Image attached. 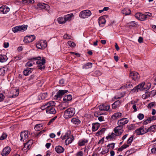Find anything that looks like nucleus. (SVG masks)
I'll list each match as a JSON object with an SVG mask.
<instances>
[{
  "mask_svg": "<svg viewBox=\"0 0 156 156\" xmlns=\"http://www.w3.org/2000/svg\"><path fill=\"white\" fill-rule=\"evenodd\" d=\"M43 126V125L42 124H37L35 125L34 127V129L38 131L41 129V128Z\"/></svg>",
  "mask_w": 156,
  "mask_h": 156,
  "instance_id": "obj_41",
  "label": "nucleus"
},
{
  "mask_svg": "<svg viewBox=\"0 0 156 156\" xmlns=\"http://www.w3.org/2000/svg\"><path fill=\"white\" fill-rule=\"evenodd\" d=\"M133 138V136H131L130 137L127 141V143L128 144L131 143L132 141Z\"/></svg>",
  "mask_w": 156,
  "mask_h": 156,
  "instance_id": "obj_58",
  "label": "nucleus"
},
{
  "mask_svg": "<svg viewBox=\"0 0 156 156\" xmlns=\"http://www.w3.org/2000/svg\"><path fill=\"white\" fill-rule=\"evenodd\" d=\"M140 13H136L135 15V17L139 20L140 18Z\"/></svg>",
  "mask_w": 156,
  "mask_h": 156,
  "instance_id": "obj_62",
  "label": "nucleus"
},
{
  "mask_svg": "<svg viewBox=\"0 0 156 156\" xmlns=\"http://www.w3.org/2000/svg\"><path fill=\"white\" fill-rule=\"evenodd\" d=\"M68 92V91L66 90H59L57 93V94L55 96V97L57 98H60L65 93Z\"/></svg>",
  "mask_w": 156,
  "mask_h": 156,
  "instance_id": "obj_17",
  "label": "nucleus"
},
{
  "mask_svg": "<svg viewBox=\"0 0 156 156\" xmlns=\"http://www.w3.org/2000/svg\"><path fill=\"white\" fill-rule=\"evenodd\" d=\"M121 104V101L119 100H117L114 102L112 105V108L113 109H115L119 107Z\"/></svg>",
  "mask_w": 156,
  "mask_h": 156,
  "instance_id": "obj_27",
  "label": "nucleus"
},
{
  "mask_svg": "<svg viewBox=\"0 0 156 156\" xmlns=\"http://www.w3.org/2000/svg\"><path fill=\"white\" fill-rule=\"evenodd\" d=\"M128 24L129 27H136L137 25V23L134 21H131L128 23Z\"/></svg>",
  "mask_w": 156,
  "mask_h": 156,
  "instance_id": "obj_37",
  "label": "nucleus"
},
{
  "mask_svg": "<svg viewBox=\"0 0 156 156\" xmlns=\"http://www.w3.org/2000/svg\"><path fill=\"white\" fill-rule=\"evenodd\" d=\"M55 150L58 153H62L64 151V149L62 147L58 146L55 147Z\"/></svg>",
  "mask_w": 156,
  "mask_h": 156,
  "instance_id": "obj_24",
  "label": "nucleus"
},
{
  "mask_svg": "<svg viewBox=\"0 0 156 156\" xmlns=\"http://www.w3.org/2000/svg\"><path fill=\"white\" fill-rule=\"evenodd\" d=\"M151 152L153 154L156 153V143L153 144V147L151 149Z\"/></svg>",
  "mask_w": 156,
  "mask_h": 156,
  "instance_id": "obj_44",
  "label": "nucleus"
},
{
  "mask_svg": "<svg viewBox=\"0 0 156 156\" xmlns=\"http://www.w3.org/2000/svg\"><path fill=\"white\" fill-rule=\"evenodd\" d=\"M144 126H143L136 129L135 131V133L137 135H143L146 133V131H145L144 129Z\"/></svg>",
  "mask_w": 156,
  "mask_h": 156,
  "instance_id": "obj_14",
  "label": "nucleus"
},
{
  "mask_svg": "<svg viewBox=\"0 0 156 156\" xmlns=\"http://www.w3.org/2000/svg\"><path fill=\"white\" fill-rule=\"evenodd\" d=\"M7 68V67H3L2 68H1V71H2V73L1 75L3 76L4 75L5 72L6 71Z\"/></svg>",
  "mask_w": 156,
  "mask_h": 156,
  "instance_id": "obj_49",
  "label": "nucleus"
},
{
  "mask_svg": "<svg viewBox=\"0 0 156 156\" xmlns=\"http://www.w3.org/2000/svg\"><path fill=\"white\" fill-rule=\"evenodd\" d=\"M57 20L59 24H64L66 23L64 17H59L57 19Z\"/></svg>",
  "mask_w": 156,
  "mask_h": 156,
  "instance_id": "obj_36",
  "label": "nucleus"
},
{
  "mask_svg": "<svg viewBox=\"0 0 156 156\" xmlns=\"http://www.w3.org/2000/svg\"><path fill=\"white\" fill-rule=\"evenodd\" d=\"M32 58H30L29 60H30V61H29L28 62H27L26 64V67H31L33 66V64H34V63L33 61H34V60H31V59Z\"/></svg>",
  "mask_w": 156,
  "mask_h": 156,
  "instance_id": "obj_39",
  "label": "nucleus"
},
{
  "mask_svg": "<svg viewBox=\"0 0 156 156\" xmlns=\"http://www.w3.org/2000/svg\"><path fill=\"white\" fill-rule=\"evenodd\" d=\"M144 117V115L142 113H140L138 115V118L140 120H142Z\"/></svg>",
  "mask_w": 156,
  "mask_h": 156,
  "instance_id": "obj_57",
  "label": "nucleus"
},
{
  "mask_svg": "<svg viewBox=\"0 0 156 156\" xmlns=\"http://www.w3.org/2000/svg\"><path fill=\"white\" fill-rule=\"evenodd\" d=\"M25 1H27V4L33 3L34 2V0H22V2H24Z\"/></svg>",
  "mask_w": 156,
  "mask_h": 156,
  "instance_id": "obj_53",
  "label": "nucleus"
},
{
  "mask_svg": "<svg viewBox=\"0 0 156 156\" xmlns=\"http://www.w3.org/2000/svg\"><path fill=\"white\" fill-rule=\"evenodd\" d=\"M33 143V140H28L24 144V148L25 150L26 149L28 150L31 147L32 144Z\"/></svg>",
  "mask_w": 156,
  "mask_h": 156,
  "instance_id": "obj_18",
  "label": "nucleus"
},
{
  "mask_svg": "<svg viewBox=\"0 0 156 156\" xmlns=\"http://www.w3.org/2000/svg\"><path fill=\"white\" fill-rule=\"evenodd\" d=\"M98 107L101 111H108L110 108V106L107 104H102L99 105Z\"/></svg>",
  "mask_w": 156,
  "mask_h": 156,
  "instance_id": "obj_16",
  "label": "nucleus"
},
{
  "mask_svg": "<svg viewBox=\"0 0 156 156\" xmlns=\"http://www.w3.org/2000/svg\"><path fill=\"white\" fill-rule=\"evenodd\" d=\"M129 76L132 78L133 80H137L140 78V76L139 73L135 71H130Z\"/></svg>",
  "mask_w": 156,
  "mask_h": 156,
  "instance_id": "obj_9",
  "label": "nucleus"
},
{
  "mask_svg": "<svg viewBox=\"0 0 156 156\" xmlns=\"http://www.w3.org/2000/svg\"><path fill=\"white\" fill-rule=\"evenodd\" d=\"M101 73L100 71H99L98 70H97V71H96L94 73V75L95 76H98L101 75Z\"/></svg>",
  "mask_w": 156,
  "mask_h": 156,
  "instance_id": "obj_54",
  "label": "nucleus"
},
{
  "mask_svg": "<svg viewBox=\"0 0 156 156\" xmlns=\"http://www.w3.org/2000/svg\"><path fill=\"white\" fill-rule=\"evenodd\" d=\"M69 135L68 133H67L66 134L64 135L63 136H62V140H64L65 139L66 137H68Z\"/></svg>",
  "mask_w": 156,
  "mask_h": 156,
  "instance_id": "obj_63",
  "label": "nucleus"
},
{
  "mask_svg": "<svg viewBox=\"0 0 156 156\" xmlns=\"http://www.w3.org/2000/svg\"><path fill=\"white\" fill-rule=\"evenodd\" d=\"M100 126L99 124L98 123H95L93 124L92 129L93 131H95L98 129Z\"/></svg>",
  "mask_w": 156,
  "mask_h": 156,
  "instance_id": "obj_31",
  "label": "nucleus"
},
{
  "mask_svg": "<svg viewBox=\"0 0 156 156\" xmlns=\"http://www.w3.org/2000/svg\"><path fill=\"white\" fill-rule=\"evenodd\" d=\"M15 94H13V95H12L10 97V98H14L18 96L19 94V90H16L15 93Z\"/></svg>",
  "mask_w": 156,
  "mask_h": 156,
  "instance_id": "obj_51",
  "label": "nucleus"
},
{
  "mask_svg": "<svg viewBox=\"0 0 156 156\" xmlns=\"http://www.w3.org/2000/svg\"><path fill=\"white\" fill-rule=\"evenodd\" d=\"M92 66V64L91 62H88L83 66V69H87L91 68Z\"/></svg>",
  "mask_w": 156,
  "mask_h": 156,
  "instance_id": "obj_26",
  "label": "nucleus"
},
{
  "mask_svg": "<svg viewBox=\"0 0 156 156\" xmlns=\"http://www.w3.org/2000/svg\"><path fill=\"white\" fill-rule=\"evenodd\" d=\"M27 25H23L21 26H16L12 28V30L14 33L18 31H24L27 29Z\"/></svg>",
  "mask_w": 156,
  "mask_h": 156,
  "instance_id": "obj_3",
  "label": "nucleus"
},
{
  "mask_svg": "<svg viewBox=\"0 0 156 156\" xmlns=\"http://www.w3.org/2000/svg\"><path fill=\"white\" fill-rule=\"evenodd\" d=\"M105 130V128H103L101 129L100 131H98L96 133V135H101L103 134Z\"/></svg>",
  "mask_w": 156,
  "mask_h": 156,
  "instance_id": "obj_50",
  "label": "nucleus"
},
{
  "mask_svg": "<svg viewBox=\"0 0 156 156\" xmlns=\"http://www.w3.org/2000/svg\"><path fill=\"white\" fill-rule=\"evenodd\" d=\"M47 97V93H42L38 96V98L39 100H41L46 99Z\"/></svg>",
  "mask_w": 156,
  "mask_h": 156,
  "instance_id": "obj_25",
  "label": "nucleus"
},
{
  "mask_svg": "<svg viewBox=\"0 0 156 156\" xmlns=\"http://www.w3.org/2000/svg\"><path fill=\"white\" fill-rule=\"evenodd\" d=\"M72 98V97L71 95H68L64 97L63 100L65 101H71Z\"/></svg>",
  "mask_w": 156,
  "mask_h": 156,
  "instance_id": "obj_34",
  "label": "nucleus"
},
{
  "mask_svg": "<svg viewBox=\"0 0 156 156\" xmlns=\"http://www.w3.org/2000/svg\"><path fill=\"white\" fill-rule=\"evenodd\" d=\"M37 5L38 8L41 9H44L47 10L49 8V6L48 5L44 3H38Z\"/></svg>",
  "mask_w": 156,
  "mask_h": 156,
  "instance_id": "obj_22",
  "label": "nucleus"
},
{
  "mask_svg": "<svg viewBox=\"0 0 156 156\" xmlns=\"http://www.w3.org/2000/svg\"><path fill=\"white\" fill-rule=\"evenodd\" d=\"M55 103L54 101H50L46 104L43 105L41 107V109L42 110H44L45 109L46 110L50 106H55Z\"/></svg>",
  "mask_w": 156,
  "mask_h": 156,
  "instance_id": "obj_7",
  "label": "nucleus"
},
{
  "mask_svg": "<svg viewBox=\"0 0 156 156\" xmlns=\"http://www.w3.org/2000/svg\"><path fill=\"white\" fill-rule=\"evenodd\" d=\"M125 87L126 88H132L133 87V85L129 82H127L126 84L125 85Z\"/></svg>",
  "mask_w": 156,
  "mask_h": 156,
  "instance_id": "obj_48",
  "label": "nucleus"
},
{
  "mask_svg": "<svg viewBox=\"0 0 156 156\" xmlns=\"http://www.w3.org/2000/svg\"><path fill=\"white\" fill-rule=\"evenodd\" d=\"M88 140L85 139H83L80 140L78 143V144L80 146H83L85 145L88 142Z\"/></svg>",
  "mask_w": 156,
  "mask_h": 156,
  "instance_id": "obj_29",
  "label": "nucleus"
},
{
  "mask_svg": "<svg viewBox=\"0 0 156 156\" xmlns=\"http://www.w3.org/2000/svg\"><path fill=\"white\" fill-rule=\"evenodd\" d=\"M73 139V136H71L70 137H68L65 140V143L66 145H67L72 142Z\"/></svg>",
  "mask_w": 156,
  "mask_h": 156,
  "instance_id": "obj_30",
  "label": "nucleus"
},
{
  "mask_svg": "<svg viewBox=\"0 0 156 156\" xmlns=\"http://www.w3.org/2000/svg\"><path fill=\"white\" fill-rule=\"evenodd\" d=\"M9 10V8L6 5H3L1 7V12L2 14H6Z\"/></svg>",
  "mask_w": 156,
  "mask_h": 156,
  "instance_id": "obj_19",
  "label": "nucleus"
},
{
  "mask_svg": "<svg viewBox=\"0 0 156 156\" xmlns=\"http://www.w3.org/2000/svg\"><path fill=\"white\" fill-rule=\"evenodd\" d=\"M123 126L122 125H118L114 129V131L117 135H121L123 132V130L122 129Z\"/></svg>",
  "mask_w": 156,
  "mask_h": 156,
  "instance_id": "obj_8",
  "label": "nucleus"
},
{
  "mask_svg": "<svg viewBox=\"0 0 156 156\" xmlns=\"http://www.w3.org/2000/svg\"><path fill=\"white\" fill-rule=\"evenodd\" d=\"M33 69L32 68H27L24 70L23 73L26 76H28L31 73Z\"/></svg>",
  "mask_w": 156,
  "mask_h": 156,
  "instance_id": "obj_23",
  "label": "nucleus"
},
{
  "mask_svg": "<svg viewBox=\"0 0 156 156\" xmlns=\"http://www.w3.org/2000/svg\"><path fill=\"white\" fill-rule=\"evenodd\" d=\"M7 136V134L5 133H3L1 136V140H3L5 139Z\"/></svg>",
  "mask_w": 156,
  "mask_h": 156,
  "instance_id": "obj_43",
  "label": "nucleus"
},
{
  "mask_svg": "<svg viewBox=\"0 0 156 156\" xmlns=\"http://www.w3.org/2000/svg\"><path fill=\"white\" fill-rule=\"evenodd\" d=\"M122 114L120 112H117L114 113L111 117V119L112 120H115L122 117Z\"/></svg>",
  "mask_w": 156,
  "mask_h": 156,
  "instance_id": "obj_20",
  "label": "nucleus"
},
{
  "mask_svg": "<svg viewBox=\"0 0 156 156\" xmlns=\"http://www.w3.org/2000/svg\"><path fill=\"white\" fill-rule=\"evenodd\" d=\"M67 44H68L69 46L71 47H75L76 46V44H75V43L71 41H69Z\"/></svg>",
  "mask_w": 156,
  "mask_h": 156,
  "instance_id": "obj_46",
  "label": "nucleus"
},
{
  "mask_svg": "<svg viewBox=\"0 0 156 156\" xmlns=\"http://www.w3.org/2000/svg\"><path fill=\"white\" fill-rule=\"evenodd\" d=\"M129 122L128 119L126 118H123L118 120L117 124L118 125H122L124 126L125 124H126Z\"/></svg>",
  "mask_w": 156,
  "mask_h": 156,
  "instance_id": "obj_15",
  "label": "nucleus"
},
{
  "mask_svg": "<svg viewBox=\"0 0 156 156\" xmlns=\"http://www.w3.org/2000/svg\"><path fill=\"white\" fill-rule=\"evenodd\" d=\"M151 84L150 83H148L147 85H145L144 87V90L149 89L151 88Z\"/></svg>",
  "mask_w": 156,
  "mask_h": 156,
  "instance_id": "obj_45",
  "label": "nucleus"
},
{
  "mask_svg": "<svg viewBox=\"0 0 156 156\" xmlns=\"http://www.w3.org/2000/svg\"><path fill=\"white\" fill-rule=\"evenodd\" d=\"M47 46L46 41L41 40L38 41L36 44L37 48L41 49H44Z\"/></svg>",
  "mask_w": 156,
  "mask_h": 156,
  "instance_id": "obj_4",
  "label": "nucleus"
},
{
  "mask_svg": "<svg viewBox=\"0 0 156 156\" xmlns=\"http://www.w3.org/2000/svg\"><path fill=\"white\" fill-rule=\"evenodd\" d=\"M41 57L40 56H38L37 57H33L32 58H31V60H37L36 62V63L38 65V69L41 70L44 69L45 67L44 64L45 63V60L44 58H42L41 60Z\"/></svg>",
  "mask_w": 156,
  "mask_h": 156,
  "instance_id": "obj_1",
  "label": "nucleus"
},
{
  "mask_svg": "<svg viewBox=\"0 0 156 156\" xmlns=\"http://www.w3.org/2000/svg\"><path fill=\"white\" fill-rule=\"evenodd\" d=\"M145 83L143 82L136 86L137 87L138 90H140L141 91H143L144 90V87L145 86Z\"/></svg>",
  "mask_w": 156,
  "mask_h": 156,
  "instance_id": "obj_35",
  "label": "nucleus"
},
{
  "mask_svg": "<svg viewBox=\"0 0 156 156\" xmlns=\"http://www.w3.org/2000/svg\"><path fill=\"white\" fill-rule=\"evenodd\" d=\"M9 44L8 42H4V43L3 46L5 48H7L9 47Z\"/></svg>",
  "mask_w": 156,
  "mask_h": 156,
  "instance_id": "obj_64",
  "label": "nucleus"
},
{
  "mask_svg": "<svg viewBox=\"0 0 156 156\" xmlns=\"http://www.w3.org/2000/svg\"><path fill=\"white\" fill-rule=\"evenodd\" d=\"M28 132L27 131H24L21 132L20 134V140L24 142L28 141Z\"/></svg>",
  "mask_w": 156,
  "mask_h": 156,
  "instance_id": "obj_6",
  "label": "nucleus"
},
{
  "mask_svg": "<svg viewBox=\"0 0 156 156\" xmlns=\"http://www.w3.org/2000/svg\"><path fill=\"white\" fill-rule=\"evenodd\" d=\"M135 126L134 125L131 124L129 126L128 129L130 130H134L135 129Z\"/></svg>",
  "mask_w": 156,
  "mask_h": 156,
  "instance_id": "obj_55",
  "label": "nucleus"
},
{
  "mask_svg": "<svg viewBox=\"0 0 156 156\" xmlns=\"http://www.w3.org/2000/svg\"><path fill=\"white\" fill-rule=\"evenodd\" d=\"M129 146V145L127 144L123 145L120 147L118 148V151H121L124 149L126 148Z\"/></svg>",
  "mask_w": 156,
  "mask_h": 156,
  "instance_id": "obj_42",
  "label": "nucleus"
},
{
  "mask_svg": "<svg viewBox=\"0 0 156 156\" xmlns=\"http://www.w3.org/2000/svg\"><path fill=\"white\" fill-rule=\"evenodd\" d=\"M35 39V36L33 35H30L25 37L24 41L27 43L32 42Z\"/></svg>",
  "mask_w": 156,
  "mask_h": 156,
  "instance_id": "obj_10",
  "label": "nucleus"
},
{
  "mask_svg": "<svg viewBox=\"0 0 156 156\" xmlns=\"http://www.w3.org/2000/svg\"><path fill=\"white\" fill-rule=\"evenodd\" d=\"M75 109L73 108H69L64 112V117L65 118L67 119L73 117L75 113Z\"/></svg>",
  "mask_w": 156,
  "mask_h": 156,
  "instance_id": "obj_2",
  "label": "nucleus"
},
{
  "mask_svg": "<svg viewBox=\"0 0 156 156\" xmlns=\"http://www.w3.org/2000/svg\"><path fill=\"white\" fill-rule=\"evenodd\" d=\"M91 13V12L90 10H84L80 12L79 16L81 18H85L90 16Z\"/></svg>",
  "mask_w": 156,
  "mask_h": 156,
  "instance_id": "obj_5",
  "label": "nucleus"
},
{
  "mask_svg": "<svg viewBox=\"0 0 156 156\" xmlns=\"http://www.w3.org/2000/svg\"><path fill=\"white\" fill-rule=\"evenodd\" d=\"M148 128L149 132H154L156 130V125H152Z\"/></svg>",
  "mask_w": 156,
  "mask_h": 156,
  "instance_id": "obj_40",
  "label": "nucleus"
},
{
  "mask_svg": "<svg viewBox=\"0 0 156 156\" xmlns=\"http://www.w3.org/2000/svg\"><path fill=\"white\" fill-rule=\"evenodd\" d=\"M154 102H151L148 105L147 107L148 108H151L152 107L154 106Z\"/></svg>",
  "mask_w": 156,
  "mask_h": 156,
  "instance_id": "obj_59",
  "label": "nucleus"
},
{
  "mask_svg": "<svg viewBox=\"0 0 156 156\" xmlns=\"http://www.w3.org/2000/svg\"><path fill=\"white\" fill-rule=\"evenodd\" d=\"M57 118V116H55L53 118L51 119V120L49 121V122L48 123V125H50L51 124V123L54 122V121Z\"/></svg>",
  "mask_w": 156,
  "mask_h": 156,
  "instance_id": "obj_60",
  "label": "nucleus"
},
{
  "mask_svg": "<svg viewBox=\"0 0 156 156\" xmlns=\"http://www.w3.org/2000/svg\"><path fill=\"white\" fill-rule=\"evenodd\" d=\"M134 152V150L133 149H131L130 150H129L127 151L126 153V154H128L127 156H128L129 155L132 154Z\"/></svg>",
  "mask_w": 156,
  "mask_h": 156,
  "instance_id": "obj_47",
  "label": "nucleus"
},
{
  "mask_svg": "<svg viewBox=\"0 0 156 156\" xmlns=\"http://www.w3.org/2000/svg\"><path fill=\"white\" fill-rule=\"evenodd\" d=\"M115 144L113 143H111V144H108L107 147H108L110 149H113L114 147Z\"/></svg>",
  "mask_w": 156,
  "mask_h": 156,
  "instance_id": "obj_52",
  "label": "nucleus"
},
{
  "mask_svg": "<svg viewBox=\"0 0 156 156\" xmlns=\"http://www.w3.org/2000/svg\"><path fill=\"white\" fill-rule=\"evenodd\" d=\"M47 114H55L56 113V110L54 106H50L46 110Z\"/></svg>",
  "mask_w": 156,
  "mask_h": 156,
  "instance_id": "obj_13",
  "label": "nucleus"
},
{
  "mask_svg": "<svg viewBox=\"0 0 156 156\" xmlns=\"http://www.w3.org/2000/svg\"><path fill=\"white\" fill-rule=\"evenodd\" d=\"M122 13L126 15L130 14L131 13V11L128 9H124L122 11Z\"/></svg>",
  "mask_w": 156,
  "mask_h": 156,
  "instance_id": "obj_33",
  "label": "nucleus"
},
{
  "mask_svg": "<svg viewBox=\"0 0 156 156\" xmlns=\"http://www.w3.org/2000/svg\"><path fill=\"white\" fill-rule=\"evenodd\" d=\"M156 94V90H152L151 92H150V94L152 96H154Z\"/></svg>",
  "mask_w": 156,
  "mask_h": 156,
  "instance_id": "obj_56",
  "label": "nucleus"
},
{
  "mask_svg": "<svg viewBox=\"0 0 156 156\" xmlns=\"http://www.w3.org/2000/svg\"><path fill=\"white\" fill-rule=\"evenodd\" d=\"M152 16V14L150 13H146L145 14H143L141 13L140 14V18L139 20L144 21L147 18H149Z\"/></svg>",
  "mask_w": 156,
  "mask_h": 156,
  "instance_id": "obj_11",
  "label": "nucleus"
},
{
  "mask_svg": "<svg viewBox=\"0 0 156 156\" xmlns=\"http://www.w3.org/2000/svg\"><path fill=\"white\" fill-rule=\"evenodd\" d=\"M8 59L7 56L5 55H1V62H5Z\"/></svg>",
  "mask_w": 156,
  "mask_h": 156,
  "instance_id": "obj_38",
  "label": "nucleus"
},
{
  "mask_svg": "<svg viewBox=\"0 0 156 156\" xmlns=\"http://www.w3.org/2000/svg\"><path fill=\"white\" fill-rule=\"evenodd\" d=\"M105 20L103 17H101L99 18L98 23L100 26H103L101 25L102 24H105Z\"/></svg>",
  "mask_w": 156,
  "mask_h": 156,
  "instance_id": "obj_32",
  "label": "nucleus"
},
{
  "mask_svg": "<svg viewBox=\"0 0 156 156\" xmlns=\"http://www.w3.org/2000/svg\"><path fill=\"white\" fill-rule=\"evenodd\" d=\"M11 151V148L9 147H6L3 149L1 154L2 156H7L10 153Z\"/></svg>",
  "mask_w": 156,
  "mask_h": 156,
  "instance_id": "obj_12",
  "label": "nucleus"
},
{
  "mask_svg": "<svg viewBox=\"0 0 156 156\" xmlns=\"http://www.w3.org/2000/svg\"><path fill=\"white\" fill-rule=\"evenodd\" d=\"M71 122L72 123L76 126H78L81 122V121L77 117L72 118L71 119Z\"/></svg>",
  "mask_w": 156,
  "mask_h": 156,
  "instance_id": "obj_21",
  "label": "nucleus"
},
{
  "mask_svg": "<svg viewBox=\"0 0 156 156\" xmlns=\"http://www.w3.org/2000/svg\"><path fill=\"white\" fill-rule=\"evenodd\" d=\"M73 16V14L72 13L64 16V17L65 20L66 22L67 21H69L71 20Z\"/></svg>",
  "mask_w": 156,
  "mask_h": 156,
  "instance_id": "obj_28",
  "label": "nucleus"
},
{
  "mask_svg": "<svg viewBox=\"0 0 156 156\" xmlns=\"http://www.w3.org/2000/svg\"><path fill=\"white\" fill-rule=\"evenodd\" d=\"M153 116H151L147 119V122H148L150 123L151 122V121L154 120V119L153 118Z\"/></svg>",
  "mask_w": 156,
  "mask_h": 156,
  "instance_id": "obj_61",
  "label": "nucleus"
}]
</instances>
